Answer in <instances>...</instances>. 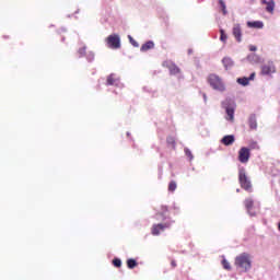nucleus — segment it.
Returning <instances> with one entry per match:
<instances>
[{
  "instance_id": "1",
  "label": "nucleus",
  "mask_w": 280,
  "mask_h": 280,
  "mask_svg": "<svg viewBox=\"0 0 280 280\" xmlns=\"http://www.w3.org/2000/svg\"><path fill=\"white\" fill-rule=\"evenodd\" d=\"M235 266L240 268L243 272H248L252 268L250 255L243 253L236 256L235 258Z\"/></svg>"
},
{
  "instance_id": "2",
  "label": "nucleus",
  "mask_w": 280,
  "mask_h": 280,
  "mask_svg": "<svg viewBox=\"0 0 280 280\" xmlns=\"http://www.w3.org/2000/svg\"><path fill=\"white\" fill-rule=\"evenodd\" d=\"M208 84L213 89V91H219L220 93H223V91H226V86L224 85V81H222V78H220L218 74H209L207 79Z\"/></svg>"
},
{
  "instance_id": "3",
  "label": "nucleus",
  "mask_w": 280,
  "mask_h": 280,
  "mask_svg": "<svg viewBox=\"0 0 280 280\" xmlns=\"http://www.w3.org/2000/svg\"><path fill=\"white\" fill-rule=\"evenodd\" d=\"M238 183L245 191L248 194H253V184L250 183V179H248V176L246 175V171L244 168H241L238 171Z\"/></svg>"
},
{
  "instance_id": "4",
  "label": "nucleus",
  "mask_w": 280,
  "mask_h": 280,
  "mask_svg": "<svg viewBox=\"0 0 280 280\" xmlns=\"http://www.w3.org/2000/svg\"><path fill=\"white\" fill-rule=\"evenodd\" d=\"M106 44L109 49H120L121 48V38L118 34H112L106 38Z\"/></svg>"
},
{
  "instance_id": "5",
  "label": "nucleus",
  "mask_w": 280,
  "mask_h": 280,
  "mask_svg": "<svg viewBox=\"0 0 280 280\" xmlns=\"http://www.w3.org/2000/svg\"><path fill=\"white\" fill-rule=\"evenodd\" d=\"M272 73H277V67H275V62L268 61L267 63L261 66L260 68L261 75H272Z\"/></svg>"
},
{
  "instance_id": "6",
  "label": "nucleus",
  "mask_w": 280,
  "mask_h": 280,
  "mask_svg": "<svg viewBox=\"0 0 280 280\" xmlns=\"http://www.w3.org/2000/svg\"><path fill=\"white\" fill-rule=\"evenodd\" d=\"M170 226H172L171 222L153 224L151 228V234L161 235V233H163L165 229H170Z\"/></svg>"
},
{
  "instance_id": "7",
  "label": "nucleus",
  "mask_w": 280,
  "mask_h": 280,
  "mask_svg": "<svg viewBox=\"0 0 280 280\" xmlns=\"http://www.w3.org/2000/svg\"><path fill=\"white\" fill-rule=\"evenodd\" d=\"M250 159V149L243 147L238 151L240 163H246Z\"/></svg>"
},
{
  "instance_id": "8",
  "label": "nucleus",
  "mask_w": 280,
  "mask_h": 280,
  "mask_svg": "<svg viewBox=\"0 0 280 280\" xmlns=\"http://www.w3.org/2000/svg\"><path fill=\"white\" fill-rule=\"evenodd\" d=\"M232 34L236 40V43H242V25L234 24L232 28Z\"/></svg>"
},
{
  "instance_id": "9",
  "label": "nucleus",
  "mask_w": 280,
  "mask_h": 280,
  "mask_svg": "<svg viewBox=\"0 0 280 280\" xmlns=\"http://www.w3.org/2000/svg\"><path fill=\"white\" fill-rule=\"evenodd\" d=\"M244 206H245L247 212L249 213V215H252V217L257 215V213L253 212V207H255V200H253V198L245 199Z\"/></svg>"
},
{
  "instance_id": "10",
  "label": "nucleus",
  "mask_w": 280,
  "mask_h": 280,
  "mask_svg": "<svg viewBox=\"0 0 280 280\" xmlns=\"http://www.w3.org/2000/svg\"><path fill=\"white\" fill-rule=\"evenodd\" d=\"M166 67L168 68L171 75H178V73H180V68L174 62H166Z\"/></svg>"
},
{
  "instance_id": "11",
  "label": "nucleus",
  "mask_w": 280,
  "mask_h": 280,
  "mask_svg": "<svg viewBox=\"0 0 280 280\" xmlns=\"http://www.w3.org/2000/svg\"><path fill=\"white\" fill-rule=\"evenodd\" d=\"M260 3L266 7V11L269 12V14H272L275 12V0H260Z\"/></svg>"
},
{
  "instance_id": "12",
  "label": "nucleus",
  "mask_w": 280,
  "mask_h": 280,
  "mask_svg": "<svg viewBox=\"0 0 280 280\" xmlns=\"http://www.w3.org/2000/svg\"><path fill=\"white\" fill-rule=\"evenodd\" d=\"M250 80H255V72H253L249 78H238L237 79V83L242 84V86H248V83L250 82Z\"/></svg>"
},
{
  "instance_id": "13",
  "label": "nucleus",
  "mask_w": 280,
  "mask_h": 280,
  "mask_svg": "<svg viewBox=\"0 0 280 280\" xmlns=\"http://www.w3.org/2000/svg\"><path fill=\"white\" fill-rule=\"evenodd\" d=\"M247 27H250L252 30H264V22L261 21H254V22H247Z\"/></svg>"
},
{
  "instance_id": "14",
  "label": "nucleus",
  "mask_w": 280,
  "mask_h": 280,
  "mask_svg": "<svg viewBox=\"0 0 280 280\" xmlns=\"http://www.w3.org/2000/svg\"><path fill=\"white\" fill-rule=\"evenodd\" d=\"M118 81L119 79L115 74H109L106 80V86H115Z\"/></svg>"
},
{
  "instance_id": "15",
  "label": "nucleus",
  "mask_w": 280,
  "mask_h": 280,
  "mask_svg": "<svg viewBox=\"0 0 280 280\" xmlns=\"http://www.w3.org/2000/svg\"><path fill=\"white\" fill-rule=\"evenodd\" d=\"M223 145H233L235 143V137L234 136H224L221 140Z\"/></svg>"
},
{
  "instance_id": "16",
  "label": "nucleus",
  "mask_w": 280,
  "mask_h": 280,
  "mask_svg": "<svg viewBox=\"0 0 280 280\" xmlns=\"http://www.w3.org/2000/svg\"><path fill=\"white\" fill-rule=\"evenodd\" d=\"M226 119L228 121H234L235 119V109H233V107H226Z\"/></svg>"
},
{
  "instance_id": "17",
  "label": "nucleus",
  "mask_w": 280,
  "mask_h": 280,
  "mask_svg": "<svg viewBox=\"0 0 280 280\" xmlns=\"http://www.w3.org/2000/svg\"><path fill=\"white\" fill-rule=\"evenodd\" d=\"M250 130H255L257 128V117L255 115H250L248 119Z\"/></svg>"
},
{
  "instance_id": "18",
  "label": "nucleus",
  "mask_w": 280,
  "mask_h": 280,
  "mask_svg": "<svg viewBox=\"0 0 280 280\" xmlns=\"http://www.w3.org/2000/svg\"><path fill=\"white\" fill-rule=\"evenodd\" d=\"M149 49H154V42H147L144 43L141 48H140V51H149Z\"/></svg>"
},
{
  "instance_id": "19",
  "label": "nucleus",
  "mask_w": 280,
  "mask_h": 280,
  "mask_svg": "<svg viewBox=\"0 0 280 280\" xmlns=\"http://www.w3.org/2000/svg\"><path fill=\"white\" fill-rule=\"evenodd\" d=\"M166 143L167 145H170L171 148H173V150H176V138L168 136L166 138Z\"/></svg>"
},
{
  "instance_id": "20",
  "label": "nucleus",
  "mask_w": 280,
  "mask_h": 280,
  "mask_svg": "<svg viewBox=\"0 0 280 280\" xmlns=\"http://www.w3.org/2000/svg\"><path fill=\"white\" fill-rule=\"evenodd\" d=\"M222 63L225 67V69H231V67H233V59L225 57L223 58Z\"/></svg>"
},
{
  "instance_id": "21",
  "label": "nucleus",
  "mask_w": 280,
  "mask_h": 280,
  "mask_svg": "<svg viewBox=\"0 0 280 280\" xmlns=\"http://www.w3.org/2000/svg\"><path fill=\"white\" fill-rule=\"evenodd\" d=\"M137 266H139V264L137 262V260L129 258L127 260V268H129V270H132L133 268H137Z\"/></svg>"
},
{
  "instance_id": "22",
  "label": "nucleus",
  "mask_w": 280,
  "mask_h": 280,
  "mask_svg": "<svg viewBox=\"0 0 280 280\" xmlns=\"http://www.w3.org/2000/svg\"><path fill=\"white\" fill-rule=\"evenodd\" d=\"M167 211H170L167 209V206H161L160 208H158V215H162L163 218H165V215H167Z\"/></svg>"
},
{
  "instance_id": "23",
  "label": "nucleus",
  "mask_w": 280,
  "mask_h": 280,
  "mask_svg": "<svg viewBox=\"0 0 280 280\" xmlns=\"http://www.w3.org/2000/svg\"><path fill=\"white\" fill-rule=\"evenodd\" d=\"M219 4L221 5L223 15L226 16V14H229V11H226V3L224 2V0H219Z\"/></svg>"
},
{
  "instance_id": "24",
  "label": "nucleus",
  "mask_w": 280,
  "mask_h": 280,
  "mask_svg": "<svg viewBox=\"0 0 280 280\" xmlns=\"http://www.w3.org/2000/svg\"><path fill=\"white\" fill-rule=\"evenodd\" d=\"M177 187H178V185L176 184V182L172 180L168 184V191L174 192V191H176Z\"/></svg>"
},
{
  "instance_id": "25",
  "label": "nucleus",
  "mask_w": 280,
  "mask_h": 280,
  "mask_svg": "<svg viewBox=\"0 0 280 280\" xmlns=\"http://www.w3.org/2000/svg\"><path fill=\"white\" fill-rule=\"evenodd\" d=\"M78 54H79V58H83V56H86V46L81 47L78 50Z\"/></svg>"
},
{
  "instance_id": "26",
  "label": "nucleus",
  "mask_w": 280,
  "mask_h": 280,
  "mask_svg": "<svg viewBox=\"0 0 280 280\" xmlns=\"http://www.w3.org/2000/svg\"><path fill=\"white\" fill-rule=\"evenodd\" d=\"M220 40H222V43H226V39L229 38L225 33H224V30H221L220 31Z\"/></svg>"
},
{
  "instance_id": "27",
  "label": "nucleus",
  "mask_w": 280,
  "mask_h": 280,
  "mask_svg": "<svg viewBox=\"0 0 280 280\" xmlns=\"http://www.w3.org/2000/svg\"><path fill=\"white\" fill-rule=\"evenodd\" d=\"M222 266L225 270H231V264L226 259L222 260Z\"/></svg>"
},
{
  "instance_id": "28",
  "label": "nucleus",
  "mask_w": 280,
  "mask_h": 280,
  "mask_svg": "<svg viewBox=\"0 0 280 280\" xmlns=\"http://www.w3.org/2000/svg\"><path fill=\"white\" fill-rule=\"evenodd\" d=\"M113 264H114V266H115L116 268H121V259L115 258V259L113 260Z\"/></svg>"
},
{
  "instance_id": "29",
  "label": "nucleus",
  "mask_w": 280,
  "mask_h": 280,
  "mask_svg": "<svg viewBox=\"0 0 280 280\" xmlns=\"http://www.w3.org/2000/svg\"><path fill=\"white\" fill-rule=\"evenodd\" d=\"M185 154H186V156H188V159L190 161H194V154L191 153V151L189 149H185Z\"/></svg>"
},
{
  "instance_id": "30",
  "label": "nucleus",
  "mask_w": 280,
  "mask_h": 280,
  "mask_svg": "<svg viewBox=\"0 0 280 280\" xmlns=\"http://www.w3.org/2000/svg\"><path fill=\"white\" fill-rule=\"evenodd\" d=\"M128 38L133 47H139V43H137V40H135V38H132V36L129 35Z\"/></svg>"
},
{
  "instance_id": "31",
  "label": "nucleus",
  "mask_w": 280,
  "mask_h": 280,
  "mask_svg": "<svg viewBox=\"0 0 280 280\" xmlns=\"http://www.w3.org/2000/svg\"><path fill=\"white\" fill-rule=\"evenodd\" d=\"M93 58H95V55L93 52H89L88 54V59L93 60Z\"/></svg>"
},
{
  "instance_id": "32",
  "label": "nucleus",
  "mask_w": 280,
  "mask_h": 280,
  "mask_svg": "<svg viewBox=\"0 0 280 280\" xmlns=\"http://www.w3.org/2000/svg\"><path fill=\"white\" fill-rule=\"evenodd\" d=\"M249 51H257V46H249Z\"/></svg>"
},
{
  "instance_id": "33",
  "label": "nucleus",
  "mask_w": 280,
  "mask_h": 280,
  "mask_svg": "<svg viewBox=\"0 0 280 280\" xmlns=\"http://www.w3.org/2000/svg\"><path fill=\"white\" fill-rule=\"evenodd\" d=\"M171 266H173V268H176V261L173 260V261L171 262Z\"/></svg>"
},
{
  "instance_id": "34",
  "label": "nucleus",
  "mask_w": 280,
  "mask_h": 280,
  "mask_svg": "<svg viewBox=\"0 0 280 280\" xmlns=\"http://www.w3.org/2000/svg\"><path fill=\"white\" fill-rule=\"evenodd\" d=\"M202 97H203L205 102H207V94H203Z\"/></svg>"
},
{
  "instance_id": "35",
  "label": "nucleus",
  "mask_w": 280,
  "mask_h": 280,
  "mask_svg": "<svg viewBox=\"0 0 280 280\" xmlns=\"http://www.w3.org/2000/svg\"><path fill=\"white\" fill-rule=\"evenodd\" d=\"M236 191L240 194V188H238V189H236Z\"/></svg>"
}]
</instances>
